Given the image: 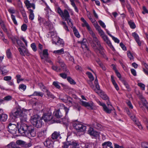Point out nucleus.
<instances>
[{
	"label": "nucleus",
	"instance_id": "338daca9",
	"mask_svg": "<svg viewBox=\"0 0 148 148\" xmlns=\"http://www.w3.org/2000/svg\"><path fill=\"white\" fill-rule=\"evenodd\" d=\"M143 9L142 13L143 14H145L146 13L148 14V10L145 6L143 7Z\"/></svg>",
	"mask_w": 148,
	"mask_h": 148
},
{
	"label": "nucleus",
	"instance_id": "7c9ffc66",
	"mask_svg": "<svg viewBox=\"0 0 148 148\" xmlns=\"http://www.w3.org/2000/svg\"><path fill=\"white\" fill-rule=\"evenodd\" d=\"M53 53L58 54V55H61L64 53V49L63 48H62L60 49L55 50L53 52Z\"/></svg>",
	"mask_w": 148,
	"mask_h": 148
},
{
	"label": "nucleus",
	"instance_id": "774afa93",
	"mask_svg": "<svg viewBox=\"0 0 148 148\" xmlns=\"http://www.w3.org/2000/svg\"><path fill=\"white\" fill-rule=\"evenodd\" d=\"M93 146V144L92 143H90L88 145H85L84 148H83L81 145V148H92Z\"/></svg>",
	"mask_w": 148,
	"mask_h": 148
},
{
	"label": "nucleus",
	"instance_id": "864d4df0",
	"mask_svg": "<svg viewBox=\"0 0 148 148\" xmlns=\"http://www.w3.org/2000/svg\"><path fill=\"white\" fill-rule=\"evenodd\" d=\"M61 24L63 25L64 29L67 32L69 31V29L68 28V26H67L65 22H62Z\"/></svg>",
	"mask_w": 148,
	"mask_h": 148
},
{
	"label": "nucleus",
	"instance_id": "13d9d810",
	"mask_svg": "<svg viewBox=\"0 0 148 148\" xmlns=\"http://www.w3.org/2000/svg\"><path fill=\"white\" fill-rule=\"evenodd\" d=\"M87 29L92 37L95 35V34L93 32L90 27L87 28Z\"/></svg>",
	"mask_w": 148,
	"mask_h": 148
},
{
	"label": "nucleus",
	"instance_id": "58836bf2",
	"mask_svg": "<svg viewBox=\"0 0 148 148\" xmlns=\"http://www.w3.org/2000/svg\"><path fill=\"white\" fill-rule=\"evenodd\" d=\"M52 68L53 70L57 72H60L62 71L61 69L58 67L53 65L52 66Z\"/></svg>",
	"mask_w": 148,
	"mask_h": 148
},
{
	"label": "nucleus",
	"instance_id": "72a5a7b5",
	"mask_svg": "<svg viewBox=\"0 0 148 148\" xmlns=\"http://www.w3.org/2000/svg\"><path fill=\"white\" fill-rule=\"evenodd\" d=\"M112 145V143L110 141L105 142L102 144V146L103 148H107V146H110Z\"/></svg>",
	"mask_w": 148,
	"mask_h": 148
},
{
	"label": "nucleus",
	"instance_id": "f704fd0d",
	"mask_svg": "<svg viewBox=\"0 0 148 148\" xmlns=\"http://www.w3.org/2000/svg\"><path fill=\"white\" fill-rule=\"evenodd\" d=\"M43 94L42 93L40 92H34L32 96H40L42 97Z\"/></svg>",
	"mask_w": 148,
	"mask_h": 148
},
{
	"label": "nucleus",
	"instance_id": "c756f323",
	"mask_svg": "<svg viewBox=\"0 0 148 148\" xmlns=\"http://www.w3.org/2000/svg\"><path fill=\"white\" fill-rule=\"evenodd\" d=\"M111 78L112 82L114 87L115 88L116 90H118L119 89V87H118V85H117L116 82H115V80L114 79L112 75L111 76Z\"/></svg>",
	"mask_w": 148,
	"mask_h": 148
},
{
	"label": "nucleus",
	"instance_id": "2eb2a0df",
	"mask_svg": "<svg viewBox=\"0 0 148 148\" xmlns=\"http://www.w3.org/2000/svg\"><path fill=\"white\" fill-rule=\"evenodd\" d=\"M23 49L21 48V47H19L18 49V50L20 53L21 55L23 56H25L26 54L29 56V53L28 50L24 47Z\"/></svg>",
	"mask_w": 148,
	"mask_h": 148
},
{
	"label": "nucleus",
	"instance_id": "aec40b11",
	"mask_svg": "<svg viewBox=\"0 0 148 148\" xmlns=\"http://www.w3.org/2000/svg\"><path fill=\"white\" fill-rule=\"evenodd\" d=\"M95 27L96 28V30L98 31L101 37H102L103 36L105 35L104 32L101 29L100 27L99 26L98 24H96L95 26Z\"/></svg>",
	"mask_w": 148,
	"mask_h": 148
},
{
	"label": "nucleus",
	"instance_id": "3c124183",
	"mask_svg": "<svg viewBox=\"0 0 148 148\" xmlns=\"http://www.w3.org/2000/svg\"><path fill=\"white\" fill-rule=\"evenodd\" d=\"M26 86L24 84H20L19 86V88L20 90H23L24 91L26 89Z\"/></svg>",
	"mask_w": 148,
	"mask_h": 148
},
{
	"label": "nucleus",
	"instance_id": "7ed1b4c3",
	"mask_svg": "<svg viewBox=\"0 0 148 148\" xmlns=\"http://www.w3.org/2000/svg\"><path fill=\"white\" fill-rule=\"evenodd\" d=\"M26 115L23 112L21 107L18 106L14 108L10 114V118H12V121H14L15 119L18 117L20 116V118L21 116Z\"/></svg>",
	"mask_w": 148,
	"mask_h": 148
},
{
	"label": "nucleus",
	"instance_id": "ea45409f",
	"mask_svg": "<svg viewBox=\"0 0 148 148\" xmlns=\"http://www.w3.org/2000/svg\"><path fill=\"white\" fill-rule=\"evenodd\" d=\"M67 79L71 84H76V82L75 81L70 77H67Z\"/></svg>",
	"mask_w": 148,
	"mask_h": 148
},
{
	"label": "nucleus",
	"instance_id": "6ab92c4d",
	"mask_svg": "<svg viewBox=\"0 0 148 148\" xmlns=\"http://www.w3.org/2000/svg\"><path fill=\"white\" fill-rule=\"evenodd\" d=\"M53 114L57 118H61L63 115V114L62 113L60 109L55 110L53 112Z\"/></svg>",
	"mask_w": 148,
	"mask_h": 148
},
{
	"label": "nucleus",
	"instance_id": "473e14b6",
	"mask_svg": "<svg viewBox=\"0 0 148 148\" xmlns=\"http://www.w3.org/2000/svg\"><path fill=\"white\" fill-rule=\"evenodd\" d=\"M45 92L47 93V95L48 96V98H51L54 99L55 97L47 89Z\"/></svg>",
	"mask_w": 148,
	"mask_h": 148
},
{
	"label": "nucleus",
	"instance_id": "052dcab7",
	"mask_svg": "<svg viewBox=\"0 0 148 148\" xmlns=\"http://www.w3.org/2000/svg\"><path fill=\"white\" fill-rule=\"evenodd\" d=\"M48 35V37H49V36H51V37H52L53 38V36H56V33L55 32H53V31L50 32L49 33ZM52 40H53V39H52Z\"/></svg>",
	"mask_w": 148,
	"mask_h": 148
},
{
	"label": "nucleus",
	"instance_id": "5701e85b",
	"mask_svg": "<svg viewBox=\"0 0 148 148\" xmlns=\"http://www.w3.org/2000/svg\"><path fill=\"white\" fill-rule=\"evenodd\" d=\"M8 128L9 130L15 132L16 130V126L13 124L10 123L8 125Z\"/></svg>",
	"mask_w": 148,
	"mask_h": 148
},
{
	"label": "nucleus",
	"instance_id": "e2e57ef3",
	"mask_svg": "<svg viewBox=\"0 0 148 148\" xmlns=\"http://www.w3.org/2000/svg\"><path fill=\"white\" fill-rule=\"evenodd\" d=\"M20 39L21 40H22L24 42V43L25 44L26 46V47H27V41L23 36L21 37L20 38Z\"/></svg>",
	"mask_w": 148,
	"mask_h": 148
},
{
	"label": "nucleus",
	"instance_id": "6e6552de",
	"mask_svg": "<svg viewBox=\"0 0 148 148\" xmlns=\"http://www.w3.org/2000/svg\"><path fill=\"white\" fill-rule=\"evenodd\" d=\"M73 127L78 132H84L86 129V126L82 124L81 123H74L73 124Z\"/></svg>",
	"mask_w": 148,
	"mask_h": 148
},
{
	"label": "nucleus",
	"instance_id": "6e6d98bb",
	"mask_svg": "<svg viewBox=\"0 0 148 148\" xmlns=\"http://www.w3.org/2000/svg\"><path fill=\"white\" fill-rule=\"evenodd\" d=\"M66 102L71 103H71L73 104L75 103V102L73 101V99L69 97H67V100L66 101Z\"/></svg>",
	"mask_w": 148,
	"mask_h": 148
},
{
	"label": "nucleus",
	"instance_id": "a211bd4d",
	"mask_svg": "<svg viewBox=\"0 0 148 148\" xmlns=\"http://www.w3.org/2000/svg\"><path fill=\"white\" fill-rule=\"evenodd\" d=\"M132 36L139 46L141 45V43L140 41L138 35L135 32H134L132 34Z\"/></svg>",
	"mask_w": 148,
	"mask_h": 148
},
{
	"label": "nucleus",
	"instance_id": "0e129e2a",
	"mask_svg": "<svg viewBox=\"0 0 148 148\" xmlns=\"http://www.w3.org/2000/svg\"><path fill=\"white\" fill-rule=\"evenodd\" d=\"M21 29L23 31H25L27 29V25L25 24H23L21 26Z\"/></svg>",
	"mask_w": 148,
	"mask_h": 148
},
{
	"label": "nucleus",
	"instance_id": "e433bc0d",
	"mask_svg": "<svg viewBox=\"0 0 148 148\" xmlns=\"http://www.w3.org/2000/svg\"><path fill=\"white\" fill-rule=\"evenodd\" d=\"M71 2V4L74 8L75 11L77 12H78V10L76 6V5L74 1V0H70Z\"/></svg>",
	"mask_w": 148,
	"mask_h": 148
},
{
	"label": "nucleus",
	"instance_id": "c03bdc74",
	"mask_svg": "<svg viewBox=\"0 0 148 148\" xmlns=\"http://www.w3.org/2000/svg\"><path fill=\"white\" fill-rule=\"evenodd\" d=\"M60 105L61 107L64 108L65 112V115L66 116L69 111V108H67L66 107H65V106L62 104H60Z\"/></svg>",
	"mask_w": 148,
	"mask_h": 148
},
{
	"label": "nucleus",
	"instance_id": "8fccbe9b",
	"mask_svg": "<svg viewBox=\"0 0 148 148\" xmlns=\"http://www.w3.org/2000/svg\"><path fill=\"white\" fill-rule=\"evenodd\" d=\"M16 42L17 44L20 47H22L23 48L25 47V46L22 42L20 40L18 39L16 40Z\"/></svg>",
	"mask_w": 148,
	"mask_h": 148
},
{
	"label": "nucleus",
	"instance_id": "393cba45",
	"mask_svg": "<svg viewBox=\"0 0 148 148\" xmlns=\"http://www.w3.org/2000/svg\"><path fill=\"white\" fill-rule=\"evenodd\" d=\"M53 43L58 45H61L63 46L64 44V42L62 39L59 38L57 42H53Z\"/></svg>",
	"mask_w": 148,
	"mask_h": 148
},
{
	"label": "nucleus",
	"instance_id": "1a4fd4ad",
	"mask_svg": "<svg viewBox=\"0 0 148 148\" xmlns=\"http://www.w3.org/2000/svg\"><path fill=\"white\" fill-rule=\"evenodd\" d=\"M57 62L60 64L63 71H65L67 73H69V70L67 69L66 65L64 63L60 57L59 56L57 58Z\"/></svg>",
	"mask_w": 148,
	"mask_h": 148
},
{
	"label": "nucleus",
	"instance_id": "4be33fe9",
	"mask_svg": "<svg viewBox=\"0 0 148 148\" xmlns=\"http://www.w3.org/2000/svg\"><path fill=\"white\" fill-rule=\"evenodd\" d=\"M130 117L135 122L136 124L138 126V128L140 129H142L143 128L142 127L141 124L136 120L135 116H133Z\"/></svg>",
	"mask_w": 148,
	"mask_h": 148
},
{
	"label": "nucleus",
	"instance_id": "4c0bfd02",
	"mask_svg": "<svg viewBox=\"0 0 148 148\" xmlns=\"http://www.w3.org/2000/svg\"><path fill=\"white\" fill-rule=\"evenodd\" d=\"M94 127L96 129L100 130L102 128L101 125L99 123H96L94 125Z\"/></svg>",
	"mask_w": 148,
	"mask_h": 148
},
{
	"label": "nucleus",
	"instance_id": "20e7f679",
	"mask_svg": "<svg viewBox=\"0 0 148 148\" xmlns=\"http://www.w3.org/2000/svg\"><path fill=\"white\" fill-rule=\"evenodd\" d=\"M66 142L63 143L62 148H68L70 146V148H81V144L75 141H68V138H66Z\"/></svg>",
	"mask_w": 148,
	"mask_h": 148
},
{
	"label": "nucleus",
	"instance_id": "f8f14e48",
	"mask_svg": "<svg viewBox=\"0 0 148 148\" xmlns=\"http://www.w3.org/2000/svg\"><path fill=\"white\" fill-rule=\"evenodd\" d=\"M88 133L90 136L95 137L99 136V132L94 130L93 128L90 127L88 131Z\"/></svg>",
	"mask_w": 148,
	"mask_h": 148
},
{
	"label": "nucleus",
	"instance_id": "de8ad7c7",
	"mask_svg": "<svg viewBox=\"0 0 148 148\" xmlns=\"http://www.w3.org/2000/svg\"><path fill=\"white\" fill-rule=\"evenodd\" d=\"M127 56L130 59V60H133L134 57L132 55V53L130 51L127 52Z\"/></svg>",
	"mask_w": 148,
	"mask_h": 148
},
{
	"label": "nucleus",
	"instance_id": "bf43d9fd",
	"mask_svg": "<svg viewBox=\"0 0 148 148\" xmlns=\"http://www.w3.org/2000/svg\"><path fill=\"white\" fill-rule=\"evenodd\" d=\"M53 84L58 89H60V86L59 85L58 82H54L53 83Z\"/></svg>",
	"mask_w": 148,
	"mask_h": 148
},
{
	"label": "nucleus",
	"instance_id": "603ef678",
	"mask_svg": "<svg viewBox=\"0 0 148 148\" xmlns=\"http://www.w3.org/2000/svg\"><path fill=\"white\" fill-rule=\"evenodd\" d=\"M126 7L130 13L131 14H133L132 9L130 5V4H127L126 5Z\"/></svg>",
	"mask_w": 148,
	"mask_h": 148
},
{
	"label": "nucleus",
	"instance_id": "0eeeda50",
	"mask_svg": "<svg viewBox=\"0 0 148 148\" xmlns=\"http://www.w3.org/2000/svg\"><path fill=\"white\" fill-rule=\"evenodd\" d=\"M93 41L95 42L97 44L98 48V50L99 51V53L102 55L103 57L105 58L106 55L104 53V49L103 47L101 45L100 41L98 40L95 36V35L92 37Z\"/></svg>",
	"mask_w": 148,
	"mask_h": 148
},
{
	"label": "nucleus",
	"instance_id": "2f4dec72",
	"mask_svg": "<svg viewBox=\"0 0 148 148\" xmlns=\"http://www.w3.org/2000/svg\"><path fill=\"white\" fill-rule=\"evenodd\" d=\"M38 86L40 89L43 91L45 92L47 89L42 83H39Z\"/></svg>",
	"mask_w": 148,
	"mask_h": 148
},
{
	"label": "nucleus",
	"instance_id": "c85d7f7f",
	"mask_svg": "<svg viewBox=\"0 0 148 148\" xmlns=\"http://www.w3.org/2000/svg\"><path fill=\"white\" fill-rule=\"evenodd\" d=\"M29 11L30 14L29 16V19L31 21H32L34 20V14L33 13V11L31 9H29Z\"/></svg>",
	"mask_w": 148,
	"mask_h": 148
},
{
	"label": "nucleus",
	"instance_id": "f257e3e1",
	"mask_svg": "<svg viewBox=\"0 0 148 148\" xmlns=\"http://www.w3.org/2000/svg\"><path fill=\"white\" fill-rule=\"evenodd\" d=\"M21 124L18 126V132L23 136H30L32 137L36 136V130L34 128L31 126L28 125L26 123L27 117L26 115L21 116L20 118Z\"/></svg>",
	"mask_w": 148,
	"mask_h": 148
},
{
	"label": "nucleus",
	"instance_id": "69168bd1",
	"mask_svg": "<svg viewBox=\"0 0 148 148\" xmlns=\"http://www.w3.org/2000/svg\"><path fill=\"white\" fill-rule=\"evenodd\" d=\"M98 23L103 28H105L106 27V25H105V23L102 21L101 20H99L98 21Z\"/></svg>",
	"mask_w": 148,
	"mask_h": 148
},
{
	"label": "nucleus",
	"instance_id": "cd10ccee",
	"mask_svg": "<svg viewBox=\"0 0 148 148\" xmlns=\"http://www.w3.org/2000/svg\"><path fill=\"white\" fill-rule=\"evenodd\" d=\"M73 31L75 35L78 38L80 37V35L77 30L75 27H74L73 28Z\"/></svg>",
	"mask_w": 148,
	"mask_h": 148
},
{
	"label": "nucleus",
	"instance_id": "a19ab883",
	"mask_svg": "<svg viewBox=\"0 0 148 148\" xmlns=\"http://www.w3.org/2000/svg\"><path fill=\"white\" fill-rule=\"evenodd\" d=\"M74 105H73V108L74 109L77 111H79L81 109V106L75 103Z\"/></svg>",
	"mask_w": 148,
	"mask_h": 148
},
{
	"label": "nucleus",
	"instance_id": "4d7b16f0",
	"mask_svg": "<svg viewBox=\"0 0 148 148\" xmlns=\"http://www.w3.org/2000/svg\"><path fill=\"white\" fill-rule=\"evenodd\" d=\"M8 11L11 14H14L15 12V10L13 8H11L8 9Z\"/></svg>",
	"mask_w": 148,
	"mask_h": 148
},
{
	"label": "nucleus",
	"instance_id": "37998d69",
	"mask_svg": "<svg viewBox=\"0 0 148 148\" xmlns=\"http://www.w3.org/2000/svg\"><path fill=\"white\" fill-rule=\"evenodd\" d=\"M11 17L12 19V20L14 24L16 25H18V23L16 19L15 16L13 14L11 15Z\"/></svg>",
	"mask_w": 148,
	"mask_h": 148
},
{
	"label": "nucleus",
	"instance_id": "423d86ee",
	"mask_svg": "<svg viewBox=\"0 0 148 148\" xmlns=\"http://www.w3.org/2000/svg\"><path fill=\"white\" fill-rule=\"evenodd\" d=\"M97 101L99 105L102 106L104 111L107 113H110L113 109H114V108L110 104V103L109 102L107 101V103L108 106L107 107L104 103L101 102L99 100H97Z\"/></svg>",
	"mask_w": 148,
	"mask_h": 148
},
{
	"label": "nucleus",
	"instance_id": "f03ea898",
	"mask_svg": "<svg viewBox=\"0 0 148 148\" xmlns=\"http://www.w3.org/2000/svg\"><path fill=\"white\" fill-rule=\"evenodd\" d=\"M57 12L63 19H64L67 21L70 27H73V24L71 21L69 13L66 10L64 9L63 11L60 7H58L57 9Z\"/></svg>",
	"mask_w": 148,
	"mask_h": 148
},
{
	"label": "nucleus",
	"instance_id": "4468645a",
	"mask_svg": "<svg viewBox=\"0 0 148 148\" xmlns=\"http://www.w3.org/2000/svg\"><path fill=\"white\" fill-rule=\"evenodd\" d=\"M101 38L103 39V40L106 42L108 46L113 51H114V49L112 45L111 42L107 36L105 35H104L102 36Z\"/></svg>",
	"mask_w": 148,
	"mask_h": 148
},
{
	"label": "nucleus",
	"instance_id": "b1692460",
	"mask_svg": "<svg viewBox=\"0 0 148 148\" xmlns=\"http://www.w3.org/2000/svg\"><path fill=\"white\" fill-rule=\"evenodd\" d=\"M0 70L1 71L2 74L5 75L8 72V71L5 69V66H0Z\"/></svg>",
	"mask_w": 148,
	"mask_h": 148
},
{
	"label": "nucleus",
	"instance_id": "412c9836",
	"mask_svg": "<svg viewBox=\"0 0 148 148\" xmlns=\"http://www.w3.org/2000/svg\"><path fill=\"white\" fill-rule=\"evenodd\" d=\"M16 145H21L25 147L29 146V145L24 141L21 140H18L16 142Z\"/></svg>",
	"mask_w": 148,
	"mask_h": 148
},
{
	"label": "nucleus",
	"instance_id": "9b49d317",
	"mask_svg": "<svg viewBox=\"0 0 148 148\" xmlns=\"http://www.w3.org/2000/svg\"><path fill=\"white\" fill-rule=\"evenodd\" d=\"M82 105L85 107H88V109L90 110H94L95 108L94 103L92 101L87 102L83 101L82 102Z\"/></svg>",
	"mask_w": 148,
	"mask_h": 148
},
{
	"label": "nucleus",
	"instance_id": "a878e982",
	"mask_svg": "<svg viewBox=\"0 0 148 148\" xmlns=\"http://www.w3.org/2000/svg\"><path fill=\"white\" fill-rule=\"evenodd\" d=\"M8 118V116L6 114H0V121H1L4 122Z\"/></svg>",
	"mask_w": 148,
	"mask_h": 148
},
{
	"label": "nucleus",
	"instance_id": "49530a36",
	"mask_svg": "<svg viewBox=\"0 0 148 148\" xmlns=\"http://www.w3.org/2000/svg\"><path fill=\"white\" fill-rule=\"evenodd\" d=\"M42 54L46 58H47L48 56V50L45 49L43 51Z\"/></svg>",
	"mask_w": 148,
	"mask_h": 148
},
{
	"label": "nucleus",
	"instance_id": "c9c22d12",
	"mask_svg": "<svg viewBox=\"0 0 148 148\" xmlns=\"http://www.w3.org/2000/svg\"><path fill=\"white\" fill-rule=\"evenodd\" d=\"M86 74L88 75V77L91 82H92L94 80V78L91 73L89 72H87L86 73Z\"/></svg>",
	"mask_w": 148,
	"mask_h": 148
},
{
	"label": "nucleus",
	"instance_id": "39448f33",
	"mask_svg": "<svg viewBox=\"0 0 148 148\" xmlns=\"http://www.w3.org/2000/svg\"><path fill=\"white\" fill-rule=\"evenodd\" d=\"M30 121L34 126L38 128L41 127L42 125V119L38 115L32 116Z\"/></svg>",
	"mask_w": 148,
	"mask_h": 148
},
{
	"label": "nucleus",
	"instance_id": "09e8293b",
	"mask_svg": "<svg viewBox=\"0 0 148 148\" xmlns=\"http://www.w3.org/2000/svg\"><path fill=\"white\" fill-rule=\"evenodd\" d=\"M31 47L34 51H36L37 50V48L35 43H33L31 44Z\"/></svg>",
	"mask_w": 148,
	"mask_h": 148
},
{
	"label": "nucleus",
	"instance_id": "bb28decb",
	"mask_svg": "<svg viewBox=\"0 0 148 148\" xmlns=\"http://www.w3.org/2000/svg\"><path fill=\"white\" fill-rule=\"evenodd\" d=\"M81 20L83 23L82 24V27H84L86 26L87 28L90 27L88 24L86 22V21L85 20L84 18L82 17L81 18Z\"/></svg>",
	"mask_w": 148,
	"mask_h": 148
},
{
	"label": "nucleus",
	"instance_id": "dca6fc26",
	"mask_svg": "<svg viewBox=\"0 0 148 148\" xmlns=\"http://www.w3.org/2000/svg\"><path fill=\"white\" fill-rule=\"evenodd\" d=\"M51 138L53 140L61 139V137L59 132H54L51 135Z\"/></svg>",
	"mask_w": 148,
	"mask_h": 148
},
{
	"label": "nucleus",
	"instance_id": "680f3d73",
	"mask_svg": "<svg viewBox=\"0 0 148 148\" xmlns=\"http://www.w3.org/2000/svg\"><path fill=\"white\" fill-rule=\"evenodd\" d=\"M128 23L131 28L132 29H134L135 28L136 26L134 23L129 22Z\"/></svg>",
	"mask_w": 148,
	"mask_h": 148
},
{
	"label": "nucleus",
	"instance_id": "5fc2aeb1",
	"mask_svg": "<svg viewBox=\"0 0 148 148\" xmlns=\"http://www.w3.org/2000/svg\"><path fill=\"white\" fill-rule=\"evenodd\" d=\"M17 78V82L18 83H19V82L23 80V79H21V75L19 74H18L16 75Z\"/></svg>",
	"mask_w": 148,
	"mask_h": 148
},
{
	"label": "nucleus",
	"instance_id": "a18cd8bd",
	"mask_svg": "<svg viewBox=\"0 0 148 148\" xmlns=\"http://www.w3.org/2000/svg\"><path fill=\"white\" fill-rule=\"evenodd\" d=\"M64 72H65V73H61L59 74L60 75V76L63 79H66L67 77V75H69L70 73L69 72V73H67L66 72H65V71H64Z\"/></svg>",
	"mask_w": 148,
	"mask_h": 148
},
{
	"label": "nucleus",
	"instance_id": "79ce46f5",
	"mask_svg": "<svg viewBox=\"0 0 148 148\" xmlns=\"http://www.w3.org/2000/svg\"><path fill=\"white\" fill-rule=\"evenodd\" d=\"M6 55L8 58L9 59L12 58V54L10 51V49H8L7 50L6 52Z\"/></svg>",
	"mask_w": 148,
	"mask_h": 148
},
{
	"label": "nucleus",
	"instance_id": "ddd939ff",
	"mask_svg": "<svg viewBox=\"0 0 148 148\" xmlns=\"http://www.w3.org/2000/svg\"><path fill=\"white\" fill-rule=\"evenodd\" d=\"M51 138H49L44 142L45 146L48 148H53V141Z\"/></svg>",
	"mask_w": 148,
	"mask_h": 148
},
{
	"label": "nucleus",
	"instance_id": "9d476101",
	"mask_svg": "<svg viewBox=\"0 0 148 148\" xmlns=\"http://www.w3.org/2000/svg\"><path fill=\"white\" fill-rule=\"evenodd\" d=\"M53 116L50 111L47 113H44L42 119H43L45 122H47L52 119Z\"/></svg>",
	"mask_w": 148,
	"mask_h": 148
},
{
	"label": "nucleus",
	"instance_id": "f3484780",
	"mask_svg": "<svg viewBox=\"0 0 148 148\" xmlns=\"http://www.w3.org/2000/svg\"><path fill=\"white\" fill-rule=\"evenodd\" d=\"M99 94L100 97L103 100L106 101V102L108 101L109 102V100L108 97L106 94L105 92L103 91H100L99 93H98Z\"/></svg>",
	"mask_w": 148,
	"mask_h": 148
}]
</instances>
